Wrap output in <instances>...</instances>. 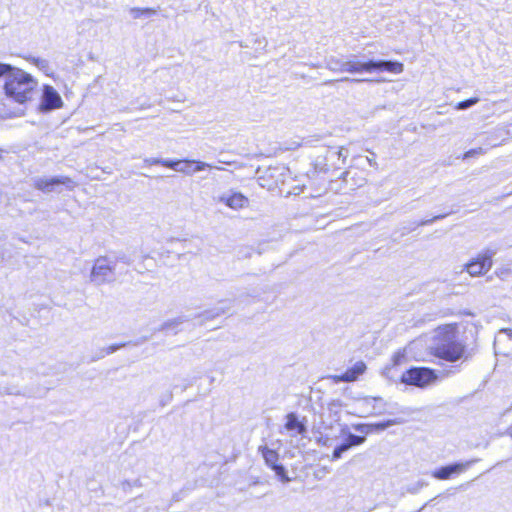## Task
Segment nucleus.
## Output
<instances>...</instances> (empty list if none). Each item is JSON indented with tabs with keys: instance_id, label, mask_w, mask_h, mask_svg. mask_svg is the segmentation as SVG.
<instances>
[{
	"instance_id": "nucleus-1",
	"label": "nucleus",
	"mask_w": 512,
	"mask_h": 512,
	"mask_svg": "<svg viewBox=\"0 0 512 512\" xmlns=\"http://www.w3.org/2000/svg\"><path fill=\"white\" fill-rule=\"evenodd\" d=\"M428 349L432 355L448 362H456L463 358L466 351L465 345L458 339L454 325H444L435 329Z\"/></svg>"
},
{
	"instance_id": "nucleus-2",
	"label": "nucleus",
	"mask_w": 512,
	"mask_h": 512,
	"mask_svg": "<svg viewBox=\"0 0 512 512\" xmlns=\"http://www.w3.org/2000/svg\"><path fill=\"white\" fill-rule=\"evenodd\" d=\"M326 67L333 72H349V73H362V72H391L393 74H400L404 70V65L398 61L392 60H373L360 61L355 56L346 60H341L335 57H330L326 61Z\"/></svg>"
},
{
	"instance_id": "nucleus-3",
	"label": "nucleus",
	"mask_w": 512,
	"mask_h": 512,
	"mask_svg": "<svg viewBox=\"0 0 512 512\" xmlns=\"http://www.w3.org/2000/svg\"><path fill=\"white\" fill-rule=\"evenodd\" d=\"M4 91L7 97L18 103H24L31 99L32 93L38 82L29 73L10 65L5 74Z\"/></svg>"
},
{
	"instance_id": "nucleus-4",
	"label": "nucleus",
	"mask_w": 512,
	"mask_h": 512,
	"mask_svg": "<svg viewBox=\"0 0 512 512\" xmlns=\"http://www.w3.org/2000/svg\"><path fill=\"white\" fill-rule=\"evenodd\" d=\"M115 270V261L108 256H99L93 263L90 282L97 286L112 283L116 280Z\"/></svg>"
},
{
	"instance_id": "nucleus-5",
	"label": "nucleus",
	"mask_w": 512,
	"mask_h": 512,
	"mask_svg": "<svg viewBox=\"0 0 512 512\" xmlns=\"http://www.w3.org/2000/svg\"><path fill=\"white\" fill-rule=\"evenodd\" d=\"M437 379L435 370L427 367H412L402 375V382L417 387H426Z\"/></svg>"
},
{
	"instance_id": "nucleus-6",
	"label": "nucleus",
	"mask_w": 512,
	"mask_h": 512,
	"mask_svg": "<svg viewBox=\"0 0 512 512\" xmlns=\"http://www.w3.org/2000/svg\"><path fill=\"white\" fill-rule=\"evenodd\" d=\"M496 253L497 248H486L477 257L465 264L466 271L473 277L488 272L493 265V257Z\"/></svg>"
},
{
	"instance_id": "nucleus-7",
	"label": "nucleus",
	"mask_w": 512,
	"mask_h": 512,
	"mask_svg": "<svg viewBox=\"0 0 512 512\" xmlns=\"http://www.w3.org/2000/svg\"><path fill=\"white\" fill-rule=\"evenodd\" d=\"M258 452L264 458L265 464L275 472L282 482H290L285 467L282 464H278L279 454L275 450L267 446H259Z\"/></svg>"
},
{
	"instance_id": "nucleus-8",
	"label": "nucleus",
	"mask_w": 512,
	"mask_h": 512,
	"mask_svg": "<svg viewBox=\"0 0 512 512\" xmlns=\"http://www.w3.org/2000/svg\"><path fill=\"white\" fill-rule=\"evenodd\" d=\"M63 106L60 94L50 85H44L39 110L47 113Z\"/></svg>"
},
{
	"instance_id": "nucleus-9",
	"label": "nucleus",
	"mask_w": 512,
	"mask_h": 512,
	"mask_svg": "<svg viewBox=\"0 0 512 512\" xmlns=\"http://www.w3.org/2000/svg\"><path fill=\"white\" fill-rule=\"evenodd\" d=\"M478 462V459H471L465 462H457L447 466H443L432 472V476L438 480L450 479L453 475L460 474L466 471L474 463Z\"/></svg>"
},
{
	"instance_id": "nucleus-10",
	"label": "nucleus",
	"mask_w": 512,
	"mask_h": 512,
	"mask_svg": "<svg viewBox=\"0 0 512 512\" xmlns=\"http://www.w3.org/2000/svg\"><path fill=\"white\" fill-rule=\"evenodd\" d=\"M34 187L45 193L52 192L57 185H64L68 188L74 186V182L67 176H56L52 178L38 177L34 179Z\"/></svg>"
},
{
	"instance_id": "nucleus-11",
	"label": "nucleus",
	"mask_w": 512,
	"mask_h": 512,
	"mask_svg": "<svg viewBox=\"0 0 512 512\" xmlns=\"http://www.w3.org/2000/svg\"><path fill=\"white\" fill-rule=\"evenodd\" d=\"M366 441L365 436L355 435L352 433H348L346 439L339 445H337L332 453L331 460L336 461L340 459L343 453L350 450L352 447L359 446Z\"/></svg>"
},
{
	"instance_id": "nucleus-12",
	"label": "nucleus",
	"mask_w": 512,
	"mask_h": 512,
	"mask_svg": "<svg viewBox=\"0 0 512 512\" xmlns=\"http://www.w3.org/2000/svg\"><path fill=\"white\" fill-rule=\"evenodd\" d=\"M181 166H179V169L177 172L186 174V175H193L196 172L202 171L205 168H215L217 170H223L224 168L219 166H213L209 163L202 162V161H196V160H181L180 161Z\"/></svg>"
},
{
	"instance_id": "nucleus-13",
	"label": "nucleus",
	"mask_w": 512,
	"mask_h": 512,
	"mask_svg": "<svg viewBox=\"0 0 512 512\" xmlns=\"http://www.w3.org/2000/svg\"><path fill=\"white\" fill-rule=\"evenodd\" d=\"M218 201L234 210L243 208L248 204V199L239 192L224 193L219 196Z\"/></svg>"
},
{
	"instance_id": "nucleus-14",
	"label": "nucleus",
	"mask_w": 512,
	"mask_h": 512,
	"mask_svg": "<svg viewBox=\"0 0 512 512\" xmlns=\"http://www.w3.org/2000/svg\"><path fill=\"white\" fill-rule=\"evenodd\" d=\"M366 365L364 362H357L353 367L349 368L341 375L332 376L335 383L355 381L361 374L365 372Z\"/></svg>"
},
{
	"instance_id": "nucleus-15",
	"label": "nucleus",
	"mask_w": 512,
	"mask_h": 512,
	"mask_svg": "<svg viewBox=\"0 0 512 512\" xmlns=\"http://www.w3.org/2000/svg\"><path fill=\"white\" fill-rule=\"evenodd\" d=\"M285 430H287L292 436L296 435H304L307 431L306 425L299 420L296 413L291 412L286 416V423L284 425Z\"/></svg>"
},
{
	"instance_id": "nucleus-16",
	"label": "nucleus",
	"mask_w": 512,
	"mask_h": 512,
	"mask_svg": "<svg viewBox=\"0 0 512 512\" xmlns=\"http://www.w3.org/2000/svg\"><path fill=\"white\" fill-rule=\"evenodd\" d=\"M401 423H403L402 420L389 419L387 421H383V422H379V423H375V424H369V425L360 424V425L355 426V429L360 432H364L366 428L375 429L377 431H383V430L387 429L388 427H391V426L397 425V424H401Z\"/></svg>"
},
{
	"instance_id": "nucleus-17",
	"label": "nucleus",
	"mask_w": 512,
	"mask_h": 512,
	"mask_svg": "<svg viewBox=\"0 0 512 512\" xmlns=\"http://www.w3.org/2000/svg\"><path fill=\"white\" fill-rule=\"evenodd\" d=\"M228 307H216L213 309L205 310L201 314L197 316L199 319V324L203 325L206 321L212 320L216 317H219L220 315L224 314Z\"/></svg>"
},
{
	"instance_id": "nucleus-18",
	"label": "nucleus",
	"mask_w": 512,
	"mask_h": 512,
	"mask_svg": "<svg viewBox=\"0 0 512 512\" xmlns=\"http://www.w3.org/2000/svg\"><path fill=\"white\" fill-rule=\"evenodd\" d=\"M289 170L284 165H277L274 167H269L267 170V174L271 178H275V183L278 184L279 182L284 183V176L288 174Z\"/></svg>"
},
{
	"instance_id": "nucleus-19",
	"label": "nucleus",
	"mask_w": 512,
	"mask_h": 512,
	"mask_svg": "<svg viewBox=\"0 0 512 512\" xmlns=\"http://www.w3.org/2000/svg\"><path fill=\"white\" fill-rule=\"evenodd\" d=\"M129 12L134 19H139V18H143V17L150 18V17L156 15L158 10L155 8L133 7V8H130Z\"/></svg>"
},
{
	"instance_id": "nucleus-20",
	"label": "nucleus",
	"mask_w": 512,
	"mask_h": 512,
	"mask_svg": "<svg viewBox=\"0 0 512 512\" xmlns=\"http://www.w3.org/2000/svg\"><path fill=\"white\" fill-rule=\"evenodd\" d=\"M365 403L371 404L372 402H376V404H373V414L374 415H382L386 413V403L383 401L381 397H366L364 399Z\"/></svg>"
},
{
	"instance_id": "nucleus-21",
	"label": "nucleus",
	"mask_w": 512,
	"mask_h": 512,
	"mask_svg": "<svg viewBox=\"0 0 512 512\" xmlns=\"http://www.w3.org/2000/svg\"><path fill=\"white\" fill-rule=\"evenodd\" d=\"M126 346V343H121V344H112L106 348H101L97 354L95 356H93L91 358V361H97L99 359H102L103 357H105L106 355H110L114 352H116L117 350H119L120 348Z\"/></svg>"
},
{
	"instance_id": "nucleus-22",
	"label": "nucleus",
	"mask_w": 512,
	"mask_h": 512,
	"mask_svg": "<svg viewBox=\"0 0 512 512\" xmlns=\"http://www.w3.org/2000/svg\"><path fill=\"white\" fill-rule=\"evenodd\" d=\"M337 157L338 160H341L342 164L345 163L348 157V150L344 147H341L339 150H328L326 159H333Z\"/></svg>"
},
{
	"instance_id": "nucleus-23",
	"label": "nucleus",
	"mask_w": 512,
	"mask_h": 512,
	"mask_svg": "<svg viewBox=\"0 0 512 512\" xmlns=\"http://www.w3.org/2000/svg\"><path fill=\"white\" fill-rule=\"evenodd\" d=\"M186 319L184 317H178L173 320L167 321L161 325L159 330L168 331L175 330L179 325H181Z\"/></svg>"
},
{
	"instance_id": "nucleus-24",
	"label": "nucleus",
	"mask_w": 512,
	"mask_h": 512,
	"mask_svg": "<svg viewBox=\"0 0 512 512\" xmlns=\"http://www.w3.org/2000/svg\"><path fill=\"white\" fill-rule=\"evenodd\" d=\"M447 214H442V215H437V216H434L433 218L431 219H426V220H422L420 222H414L412 224V226H410L409 228H407V231H413L416 227L418 226H425V225H429V224H432L433 222L437 221V220H440V219H443L444 217H446Z\"/></svg>"
},
{
	"instance_id": "nucleus-25",
	"label": "nucleus",
	"mask_w": 512,
	"mask_h": 512,
	"mask_svg": "<svg viewBox=\"0 0 512 512\" xmlns=\"http://www.w3.org/2000/svg\"><path fill=\"white\" fill-rule=\"evenodd\" d=\"M31 62L41 71L47 73L50 69L49 61L43 58L32 57Z\"/></svg>"
},
{
	"instance_id": "nucleus-26",
	"label": "nucleus",
	"mask_w": 512,
	"mask_h": 512,
	"mask_svg": "<svg viewBox=\"0 0 512 512\" xmlns=\"http://www.w3.org/2000/svg\"><path fill=\"white\" fill-rule=\"evenodd\" d=\"M478 102H479V98L478 97H472V98L466 99L464 101H460L456 105V109H458V110H466V109L474 106Z\"/></svg>"
},
{
	"instance_id": "nucleus-27",
	"label": "nucleus",
	"mask_w": 512,
	"mask_h": 512,
	"mask_svg": "<svg viewBox=\"0 0 512 512\" xmlns=\"http://www.w3.org/2000/svg\"><path fill=\"white\" fill-rule=\"evenodd\" d=\"M111 261H115V265L117 264V262H122L126 265H130L132 263V259L124 252L116 253V255L113 258H111Z\"/></svg>"
},
{
	"instance_id": "nucleus-28",
	"label": "nucleus",
	"mask_w": 512,
	"mask_h": 512,
	"mask_svg": "<svg viewBox=\"0 0 512 512\" xmlns=\"http://www.w3.org/2000/svg\"><path fill=\"white\" fill-rule=\"evenodd\" d=\"M180 161L181 160L161 159V165L178 171L179 166H181Z\"/></svg>"
},
{
	"instance_id": "nucleus-29",
	"label": "nucleus",
	"mask_w": 512,
	"mask_h": 512,
	"mask_svg": "<svg viewBox=\"0 0 512 512\" xmlns=\"http://www.w3.org/2000/svg\"><path fill=\"white\" fill-rule=\"evenodd\" d=\"M485 153V150L483 148H477V149H471L463 154V159H469L472 157H475L477 155H482Z\"/></svg>"
},
{
	"instance_id": "nucleus-30",
	"label": "nucleus",
	"mask_w": 512,
	"mask_h": 512,
	"mask_svg": "<svg viewBox=\"0 0 512 512\" xmlns=\"http://www.w3.org/2000/svg\"><path fill=\"white\" fill-rule=\"evenodd\" d=\"M404 359H405V353L401 352V351H398L393 356L394 365H400L403 362Z\"/></svg>"
},
{
	"instance_id": "nucleus-31",
	"label": "nucleus",
	"mask_w": 512,
	"mask_h": 512,
	"mask_svg": "<svg viewBox=\"0 0 512 512\" xmlns=\"http://www.w3.org/2000/svg\"><path fill=\"white\" fill-rule=\"evenodd\" d=\"M353 173L351 171H346L342 174V179L345 183H349L350 180H354L355 176L358 174L357 172Z\"/></svg>"
},
{
	"instance_id": "nucleus-32",
	"label": "nucleus",
	"mask_w": 512,
	"mask_h": 512,
	"mask_svg": "<svg viewBox=\"0 0 512 512\" xmlns=\"http://www.w3.org/2000/svg\"><path fill=\"white\" fill-rule=\"evenodd\" d=\"M144 162L148 165H161V158H146Z\"/></svg>"
},
{
	"instance_id": "nucleus-33",
	"label": "nucleus",
	"mask_w": 512,
	"mask_h": 512,
	"mask_svg": "<svg viewBox=\"0 0 512 512\" xmlns=\"http://www.w3.org/2000/svg\"><path fill=\"white\" fill-rule=\"evenodd\" d=\"M8 69H10V64L0 62V78L3 77V74H5Z\"/></svg>"
},
{
	"instance_id": "nucleus-34",
	"label": "nucleus",
	"mask_w": 512,
	"mask_h": 512,
	"mask_svg": "<svg viewBox=\"0 0 512 512\" xmlns=\"http://www.w3.org/2000/svg\"><path fill=\"white\" fill-rule=\"evenodd\" d=\"M339 81H345V82H364V81H370L369 79H352V78H348V77H344L342 79H340Z\"/></svg>"
},
{
	"instance_id": "nucleus-35",
	"label": "nucleus",
	"mask_w": 512,
	"mask_h": 512,
	"mask_svg": "<svg viewBox=\"0 0 512 512\" xmlns=\"http://www.w3.org/2000/svg\"><path fill=\"white\" fill-rule=\"evenodd\" d=\"M255 42L258 43V45L260 46L261 49H264L266 47V45H267V41L265 40V38L256 39Z\"/></svg>"
},
{
	"instance_id": "nucleus-36",
	"label": "nucleus",
	"mask_w": 512,
	"mask_h": 512,
	"mask_svg": "<svg viewBox=\"0 0 512 512\" xmlns=\"http://www.w3.org/2000/svg\"><path fill=\"white\" fill-rule=\"evenodd\" d=\"M365 182H366L365 178L358 177V179L355 181V185L358 187H361L364 185Z\"/></svg>"
},
{
	"instance_id": "nucleus-37",
	"label": "nucleus",
	"mask_w": 512,
	"mask_h": 512,
	"mask_svg": "<svg viewBox=\"0 0 512 512\" xmlns=\"http://www.w3.org/2000/svg\"><path fill=\"white\" fill-rule=\"evenodd\" d=\"M130 487H131V483H130L129 481H124V482L122 483V489H123L124 491H127Z\"/></svg>"
},
{
	"instance_id": "nucleus-38",
	"label": "nucleus",
	"mask_w": 512,
	"mask_h": 512,
	"mask_svg": "<svg viewBox=\"0 0 512 512\" xmlns=\"http://www.w3.org/2000/svg\"><path fill=\"white\" fill-rule=\"evenodd\" d=\"M367 160H368V162H369V164L371 166H375L376 165V162H374L373 159L367 158Z\"/></svg>"
},
{
	"instance_id": "nucleus-39",
	"label": "nucleus",
	"mask_w": 512,
	"mask_h": 512,
	"mask_svg": "<svg viewBox=\"0 0 512 512\" xmlns=\"http://www.w3.org/2000/svg\"><path fill=\"white\" fill-rule=\"evenodd\" d=\"M502 331L505 332V333H508L509 335L512 334V331L510 329H503Z\"/></svg>"
},
{
	"instance_id": "nucleus-40",
	"label": "nucleus",
	"mask_w": 512,
	"mask_h": 512,
	"mask_svg": "<svg viewBox=\"0 0 512 512\" xmlns=\"http://www.w3.org/2000/svg\"><path fill=\"white\" fill-rule=\"evenodd\" d=\"M172 399V393L170 392L167 396V401H170Z\"/></svg>"
},
{
	"instance_id": "nucleus-41",
	"label": "nucleus",
	"mask_w": 512,
	"mask_h": 512,
	"mask_svg": "<svg viewBox=\"0 0 512 512\" xmlns=\"http://www.w3.org/2000/svg\"><path fill=\"white\" fill-rule=\"evenodd\" d=\"M134 485H136V486H140L141 484H140L139 480H136V481L134 482Z\"/></svg>"
},
{
	"instance_id": "nucleus-42",
	"label": "nucleus",
	"mask_w": 512,
	"mask_h": 512,
	"mask_svg": "<svg viewBox=\"0 0 512 512\" xmlns=\"http://www.w3.org/2000/svg\"><path fill=\"white\" fill-rule=\"evenodd\" d=\"M333 81L332 80H329V81H326L325 84H331Z\"/></svg>"
}]
</instances>
